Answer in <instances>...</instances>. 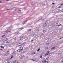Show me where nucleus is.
I'll return each instance as SVG.
<instances>
[{"instance_id":"1","label":"nucleus","mask_w":63,"mask_h":63,"mask_svg":"<svg viewBox=\"0 0 63 63\" xmlns=\"http://www.w3.org/2000/svg\"><path fill=\"white\" fill-rule=\"evenodd\" d=\"M42 62H43V63H46L47 62V61L45 60V58H44L43 59Z\"/></svg>"},{"instance_id":"2","label":"nucleus","mask_w":63,"mask_h":63,"mask_svg":"<svg viewBox=\"0 0 63 63\" xmlns=\"http://www.w3.org/2000/svg\"><path fill=\"white\" fill-rule=\"evenodd\" d=\"M47 25V23H46L44 24L43 25L44 27H46Z\"/></svg>"},{"instance_id":"3","label":"nucleus","mask_w":63,"mask_h":63,"mask_svg":"<svg viewBox=\"0 0 63 63\" xmlns=\"http://www.w3.org/2000/svg\"><path fill=\"white\" fill-rule=\"evenodd\" d=\"M11 41H7L6 43H8V44H9L10 43V42Z\"/></svg>"},{"instance_id":"4","label":"nucleus","mask_w":63,"mask_h":63,"mask_svg":"<svg viewBox=\"0 0 63 63\" xmlns=\"http://www.w3.org/2000/svg\"><path fill=\"white\" fill-rule=\"evenodd\" d=\"M25 57V56L24 55L21 58V59H23Z\"/></svg>"},{"instance_id":"5","label":"nucleus","mask_w":63,"mask_h":63,"mask_svg":"<svg viewBox=\"0 0 63 63\" xmlns=\"http://www.w3.org/2000/svg\"><path fill=\"white\" fill-rule=\"evenodd\" d=\"M23 36H22L20 38V40H22L23 39H23Z\"/></svg>"},{"instance_id":"6","label":"nucleus","mask_w":63,"mask_h":63,"mask_svg":"<svg viewBox=\"0 0 63 63\" xmlns=\"http://www.w3.org/2000/svg\"><path fill=\"white\" fill-rule=\"evenodd\" d=\"M55 47H54L51 49V50H52L53 49H55Z\"/></svg>"},{"instance_id":"7","label":"nucleus","mask_w":63,"mask_h":63,"mask_svg":"<svg viewBox=\"0 0 63 63\" xmlns=\"http://www.w3.org/2000/svg\"><path fill=\"white\" fill-rule=\"evenodd\" d=\"M47 54L48 55H50V53H49V51H47Z\"/></svg>"},{"instance_id":"8","label":"nucleus","mask_w":63,"mask_h":63,"mask_svg":"<svg viewBox=\"0 0 63 63\" xmlns=\"http://www.w3.org/2000/svg\"><path fill=\"white\" fill-rule=\"evenodd\" d=\"M23 28H23V27H22V28H20L19 29H18V30H20V29H23Z\"/></svg>"},{"instance_id":"9","label":"nucleus","mask_w":63,"mask_h":63,"mask_svg":"<svg viewBox=\"0 0 63 63\" xmlns=\"http://www.w3.org/2000/svg\"><path fill=\"white\" fill-rule=\"evenodd\" d=\"M11 30V29L9 28L7 30V31H8V30Z\"/></svg>"},{"instance_id":"10","label":"nucleus","mask_w":63,"mask_h":63,"mask_svg":"<svg viewBox=\"0 0 63 63\" xmlns=\"http://www.w3.org/2000/svg\"><path fill=\"white\" fill-rule=\"evenodd\" d=\"M40 20H44V19L43 18H42L40 19Z\"/></svg>"},{"instance_id":"11","label":"nucleus","mask_w":63,"mask_h":63,"mask_svg":"<svg viewBox=\"0 0 63 63\" xmlns=\"http://www.w3.org/2000/svg\"><path fill=\"white\" fill-rule=\"evenodd\" d=\"M17 51H18V52H19L20 51V49H18L17 50Z\"/></svg>"},{"instance_id":"12","label":"nucleus","mask_w":63,"mask_h":63,"mask_svg":"<svg viewBox=\"0 0 63 63\" xmlns=\"http://www.w3.org/2000/svg\"><path fill=\"white\" fill-rule=\"evenodd\" d=\"M21 48H22V49H21V50H20V51H22V50H23V47H21L20 48V49H21Z\"/></svg>"},{"instance_id":"13","label":"nucleus","mask_w":63,"mask_h":63,"mask_svg":"<svg viewBox=\"0 0 63 63\" xmlns=\"http://www.w3.org/2000/svg\"><path fill=\"white\" fill-rule=\"evenodd\" d=\"M7 62H9V59H8L7 60Z\"/></svg>"},{"instance_id":"14","label":"nucleus","mask_w":63,"mask_h":63,"mask_svg":"<svg viewBox=\"0 0 63 63\" xmlns=\"http://www.w3.org/2000/svg\"><path fill=\"white\" fill-rule=\"evenodd\" d=\"M48 58H49V57H47L46 59H47V60H48Z\"/></svg>"},{"instance_id":"15","label":"nucleus","mask_w":63,"mask_h":63,"mask_svg":"<svg viewBox=\"0 0 63 63\" xmlns=\"http://www.w3.org/2000/svg\"><path fill=\"white\" fill-rule=\"evenodd\" d=\"M36 34H34V37H36Z\"/></svg>"},{"instance_id":"16","label":"nucleus","mask_w":63,"mask_h":63,"mask_svg":"<svg viewBox=\"0 0 63 63\" xmlns=\"http://www.w3.org/2000/svg\"><path fill=\"white\" fill-rule=\"evenodd\" d=\"M9 40V39L8 38H6L4 39V40Z\"/></svg>"},{"instance_id":"17","label":"nucleus","mask_w":63,"mask_h":63,"mask_svg":"<svg viewBox=\"0 0 63 63\" xmlns=\"http://www.w3.org/2000/svg\"><path fill=\"white\" fill-rule=\"evenodd\" d=\"M16 62V61H15L13 62V63H15Z\"/></svg>"},{"instance_id":"18","label":"nucleus","mask_w":63,"mask_h":63,"mask_svg":"<svg viewBox=\"0 0 63 63\" xmlns=\"http://www.w3.org/2000/svg\"><path fill=\"white\" fill-rule=\"evenodd\" d=\"M47 45H49V43H46Z\"/></svg>"},{"instance_id":"19","label":"nucleus","mask_w":63,"mask_h":63,"mask_svg":"<svg viewBox=\"0 0 63 63\" xmlns=\"http://www.w3.org/2000/svg\"><path fill=\"white\" fill-rule=\"evenodd\" d=\"M40 50V48H39L37 51V52H38V51H39Z\"/></svg>"},{"instance_id":"20","label":"nucleus","mask_w":63,"mask_h":63,"mask_svg":"<svg viewBox=\"0 0 63 63\" xmlns=\"http://www.w3.org/2000/svg\"><path fill=\"white\" fill-rule=\"evenodd\" d=\"M10 32V33H12V32L11 31H8V33H9V32Z\"/></svg>"},{"instance_id":"21","label":"nucleus","mask_w":63,"mask_h":63,"mask_svg":"<svg viewBox=\"0 0 63 63\" xmlns=\"http://www.w3.org/2000/svg\"><path fill=\"white\" fill-rule=\"evenodd\" d=\"M46 55H47V56L48 55H47V53L46 54H45V56H46Z\"/></svg>"},{"instance_id":"22","label":"nucleus","mask_w":63,"mask_h":63,"mask_svg":"<svg viewBox=\"0 0 63 63\" xmlns=\"http://www.w3.org/2000/svg\"><path fill=\"white\" fill-rule=\"evenodd\" d=\"M15 34H18V32L15 33Z\"/></svg>"},{"instance_id":"23","label":"nucleus","mask_w":63,"mask_h":63,"mask_svg":"<svg viewBox=\"0 0 63 63\" xmlns=\"http://www.w3.org/2000/svg\"><path fill=\"white\" fill-rule=\"evenodd\" d=\"M56 26H58V23H56Z\"/></svg>"},{"instance_id":"24","label":"nucleus","mask_w":63,"mask_h":63,"mask_svg":"<svg viewBox=\"0 0 63 63\" xmlns=\"http://www.w3.org/2000/svg\"><path fill=\"white\" fill-rule=\"evenodd\" d=\"M52 26H54V24H52Z\"/></svg>"},{"instance_id":"25","label":"nucleus","mask_w":63,"mask_h":63,"mask_svg":"<svg viewBox=\"0 0 63 63\" xmlns=\"http://www.w3.org/2000/svg\"><path fill=\"white\" fill-rule=\"evenodd\" d=\"M61 8V6H60L58 7V8Z\"/></svg>"},{"instance_id":"26","label":"nucleus","mask_w":63,"mask_h":63,"mask_svg":"<svg viewBox=\"0 0 63 63\" xmlns=\"http://www.w3.org/2000/svg\"><path fill=\"white\" fill-rule=\"evenodd\" d=\"M58 55H60L61 54V53H58Z\"/></svg>"},{"instance_id":"27","label":"nucleus","mask_w":63,"mask_h":63,"mask_svg":"<svg viewBox=\"0 0 63 63\" xmlns=\"http://www.w3.org/2000/svg\"><path fill=\"white\" fill-rule=\"evenodd\" d=\"M5 35H3L2 36V37H5Z\"/></svg>"},{"instance_id":"28","label":"nucleus","mask_w":63,"mask_h":63,"mask_svg":"<svg viewBox=\"0 0 63 63\" xmlns=\"http://www.w3.org/2000/svg\"><path fill=\"white\" fill-rule=\"evenodd\" d=\"M40 57L41 58H42V56H40Z\"/></svg>"},{"instance_id":"29","label":"nucleus","mask_w":63,"mask_h":63,"mask_svg":"<svg viewBox=\"0 0 63 63\" xmlns=\"http://www.w3.org/2000/svg\"><path fill=\"white\" fill-rule=\"evenodd\" d=\"M36 53H35V52L33 53L32 54H36Z\"/></svg>"},{"instance_id":"30","label":"nucleus","mask_w":63,"mask_h":63,"mask_svg":"<svg viewBox=\"0 0 63 63\" xmlns=\"http://www.w3.org/2000/svg\"><path fill=\"white\" fill-rule=\"evenodd\" d=\"M7 53H8V54H9V51H7Z\"/></svg>"},{"instance_id":"31","label":"nucleus","mask_w":63,"mask_h":63,"mask_svg":"<svg viewBox=\"0 0 63 63\" xmlns=\"http://www.w3.org/2000/svg\"><path fill=\"white\" fill-rule=\"evenodd\" d=\"M13 58V56H12L11 57V59H12V58Z\"/></svg>"},{"instance_id":"32","label":"nucleus","mask_w":63,"mask_h":63,"mask_svg":"<svg viewBox=\"0 0 63 63\" xmlns=\"http://www.w3.org/2000/svg\"><path fill=\"white\" fill-rule=\"evenodd\" d=\"M43 32L44 33H45V32H46V31L45 30L43 31Z\"/></svg>"},{"instance_id":"33","label":"nucleus","mask_w":63,"mask_h":63,"mask_svg":"<svg viewBox=\"0 0 63 63\" xmlns=\"http://www.w3.org/2000/svg\"><path fill=\"white\" fill-rule=\"evenodd\" d=\"M15 8L16 9V7H13V8H12V9H15Z\"/></svg>"},{"instance_id":"34","label":"nucleus","mask_w":63,"mask_h":63,"mask_svg":"<svg viewBox=\"0 0 63 63\" xmlns=\"http://www.w3.org/2000/svg\"><path fill=\"white\" fill-rule=\"evenodd\" d=\"M61 62H63V60H61Z\"/></svg>"},{"instance_id":"35","label":"nucleus","mask_w":63,"mask_h":63,"mask_svg":"<svg viewBox=\"0 0 63 63\" xmlns=\"http://www.w3.org/2000/svg\"><path fill=\"white\" fill-rule=\"evenodd\" d=\"M8 40H7V39H5V41H4V42H6V41H7Z\"/></svg>"},{"instance_id":"36","label":"nucleus","mask_w":63,"mask_h":63,"mask_svg":"<svg viewBox=\"0 0 63 63\" xmlns=\"http://www.w3.org/2000/svg\"><path fill=\"white\" fill-rule=\"evenodd\" d=\"M27 31H31V30H30V29L28 30Z\"/></svg>"},{"instance_id":"37","label":"nucleus","mask_w":63,"mask_h":63,"mask_svg":"<svg viewBox=\"0 0 63 63\" xmlns=\"http://www.w3.org/2000/svg\"><path fill=\"white\" fill-rule=\"evenodd\" d=\"M40 35H41V36H42V35H43V34H40Z\"/></svg>"},{"instance_id":"38","label":"nucleus","mask_w":63,"mask_h":63,"mask_svg":"<svg viewBox=\"0 0 63 63\" xmlns=\"http://www.w3.org/2000/svg\"><path fill=\"white\" fill-rule=\"evenodd\" d=\"M5 32L6 33H8V31H6Z\"/></svg>"},{"instance_id":"39","label":"nucleus","mask_w":63,"mask_h":63,"mask_svg":"<svg viewBox=\"0 0 63 63\" xmlns=\"http://www.w3.org/2000/svg\"><path fill=\"white\" fill-rule=\"evenodd\" d=\"M12 53V54H13V53H14V54H16V53H15V52H14Z\"/></svg>"},{"instance_id":"40","label":"nucleus","mask_w":63,"mask_h":63,"mask_svg":"<svg viewBox=\"0 0 63 63\" xmlns=\"http://www.w3.org/2000/svg\"><path fill=\"white\" fill-rule=\"evenodd\" d=\"M23 53H25V51H23Z\"/></svg>"},{"instance_id":"41","label":"nucleus","mask_w":63,"mask_h":63,"mask_svg":"<svg viewBox=\"0 0 63 63\" xmlns=\"http://www.w3.org/2000/svg\"><path fill=\"white\" fill-rule=\"evenodd\" d=\"M25 43V42H24V43L22 44V45H24V44Z\"/></svg>"},{"instance_id":"42","label":"nucleus","mask_w":63,"mask_h":63,"mask_svg":"<svg viewBox=\"0 0 63 63\" xmlns=\"http://www.w3.org/2000/svg\"><path fill=\"white\" fill-rule=\"evenodd\" d=\"M0 47H1V48H3V46H1Z\"/></svg>"},{"instance_id":"43","label":"nucleus","mask_w":63,"mask_h":63,"mask_svg":"<svg viewBox=\"0 0 63 63\" xmlns=\"http://www.w3.org/2000/svg\"><path fill=\"white\" fill-rule=\"evenodd\" d=\"M63 5V3L61 4V6H62V5Z\"/></svg>"},{"instance_id":"44","label":"nucleus","mask_w":63,"mask_h":63,"mask_svg":"<svg viewBox=\"0 0 63 63\" xmlns=\"http://www.w3.org/2000/svg\"><path fill=\"white\" fill-rule=\"evenodd\" d=\"M27 21H28V20H27L26 21H25L24 22H27Z\"/></svg>"},{"instance_id":"45","label":"nucleus","mask_w":63,"mask_h":63,"mask_svg":"<svg viewBox=\"0 0 63 63\" xmlns=\"http://www.w3.org/2000/svg\"><path fill=\"white\" fill-rule=\"evenodd\" d=\"M5 40H4V39L3 40V42H4V41H5Z\"/></svg>"},{"instance_id":"46","label":"nucleus","mask_w":63,"mask_h":63,"mask_svg":"<svg viewBox=\"0 0 63 63\" xmlns=\"http://www.w3.org/2000/svg\"><path fill=\"white\" fill-rule=\"evenodd\" d=\"M62 38H63V37H62V38H60V39H62Z\"/></svg>"},{"instance_id":"47","label":"nucleus","mask_w":63,"mask_h":63,"mask_svg":"<svg viewBox=\"0 0 63 63\" xmlns=\"http://www.w3.org/2000/svg\"><path fill=\"white\" fill-rule=\"evenodd\" d=\"M52 5H54V3H52Z\"/></svg>"},{"instance_id":"48","label":"nucleus","mask_w":63,"mask_h":63,"mask_svg":"<svg viewBox=\"0 0 63 63\" xmlns=\"http://www.w3.org/2000/svg\"><path fill=\"white\" fill-rule=\"evenodd\" d=\"M47 63H48V61H47Z\"/></svg>"},{"instance_id":"49","label":"nucleus","mask_w":63,"mask_h":63,"mask_svg":"<svg viewBox=\"0 0 63 63\" xmlns=\"http://www.w3.org/2000/svg\"><path fill=\"white\" fill-rule=\"evenodd\" d=\"M19 11H20V12H21V10H19Z\"/></svg>"},{"instance_id":"50","label":"nucleus","mask_w":63,"mask_h":63,"mask_svg":"<svg viewBox=\"0 0 63 63\" xmlns=\"http://www.w3.org/2000/svg\"><path fill=\"white\" fill-rule=\"evenodd\" d=\"M46 3H47V1H46Z\"/></svg>"},{"instance_id":"51","label":"nucleus","mask_w":63,"mask_h":63,"mask_svg":"<svg viewBox=\"0 0 63 63\" xmlns=\"http://www.w3.org/2000/svg\"><path fill=\"white\" fill-rule=\"evenodd\" d=\"M33 41V40H32V42Z\"/></svg>"},{"instance_id":"52","label":"nucleus","mask_w":63,"mask_h":63,"mask_svg":"<svg viewBox=\"0 0 63 63\" xmlns=\"http://www.w3.org/2000/svg\"><path fill=\"white\" fill-rule=\"evenodd\" d=\"M21 45H18V46H21Z\"/></svg>"},{"instance_id":"53","label":"nucleus","mask_w":63,"mask_h":63,"mask_svg":"<svg viewBox=\"0 0 63 63\" xmlns=\"http://www.w3.org/2000/svg\"><path fill=\"white\" fill-rule=\"evenodd\" d=\"M2 3V2L0 1V3Z\"/></svg>"},{"instance_id":"54","label":"nucleus","mask_w":63,"mask_h":63,"mask_svg":"<svg viewBox=\"0 0 63 63\" xmlns=\"http://www.w3.org/2000/svg\"><path fill=\"white\" fill-rule=\"evenodd\" d=\"M60 26V25H58V26Z\"/></svg>"},{"instance_id":"55","label":"nucleus","mask_w":63,"mask_h":63,"mask_svg":"<svg viewBox=\"0 0 63 63\" xmlns=\"http://www.w3.org/2000/svg\"><path fill=\"white\" fill-rule=\"evenodd\" d=\"M49 26H51V25H49Z\"/></svg>"},{"instance_id":"56","label":"nucleus","mask_w":63,"mask_h":63,"mask_svg":"<svg viewBox=\"0 0 63 63\" xmlns=\"http://www.w3.org/2000/svg\"><path fill=\"white\" fill-rule=\"evenodd\" d=\"M33 60V61H34V60Z\"/></svg>"},{"instance_id":"57","label":"nucleus","mask_w":63,"mask_h":63,"mask_svg":"<svg viewBox=\"0 0 63 63\" xmlns=\"http://www.w3.org/2000/svg\"><path fill=\"white\" fill-rule=\"evenodd\" d=\"M58 10H59V11H60V9H58Z\"/></svg>"},{"instance_id":"58","label":"nucleus","mask_w":63,"mask_h":63,"mask_svg":"<svg viewBox=\"0 0 63 63\" xmlns=\"http://www.w3.org/2000/svg\"><path fill=\"white\" fill-rule=\"evenodd\" d=\"M62 25V24H60V26H61V25Z\"/></svg>"},{"instance_id":"59","label":"nucleus","mask_w":63,"mask_h":63,"mask_svg":"<svg viewBox=\"0 0 63 63\" xmlns=\"http://www.w3.org/2000/svg\"><path fill=\"white\" fill-rule=\"evenodd\" d=\"M2 50V49H0V50Z\"/></svg>"},{"instance_id":"60","label":"nucleus","mask_w":63,"mask_h":63,"mask_svg":"<svg viewBox=\"0 0 63 63\" xmlns=\"http://www.w3.org/2000/svg\"><path fill=\"white\" fill-rule=\"evenodd\" d=\"M63 11H62L60 12V13H61V12H63Z\"/></svg>"},{"instance_id":"61","label":"nucleus","mask_w":63,"mask_h":63,"mask_svg":"<svg viewBox=\"0 0 63 63\" xmlns=\"http://www.w3.org/2000/svg\"><path fill=\"white\" fill-rule=\"evenodd\" d=\"M3 48H4V47H2Z\"/></svg>"},{"instance_id":"62","label":"nucleus","mask_w":63,"mask_h":63,"mask_svg":"<svg viewBox=\"0 0 63 63\" xmlns=\"http://www.w3.org/2000/svg\"><path fill=\"white\" fill-rule=\"evenodd\" d=\"M9 9H7V10H9Z\"/></svg>"},{"instance_id":"63","label":"nucleus","mask_w":63,"mask_h":63,"mask_svg":"<svg viewBox=\"0 0 63 63\" xmlns=\"http://www.w3.org/2000/svg\"><path fill=\"white\" fill-rule=\"evenodd\" d=\"M1 5V4H0V6Z\"/></svg>"},{"instance_id":"64","label":"nucleus","mask_w":63,"mask_h":63,"mask_svg":"<svg viewBox=\"0 0 63 63\" xmlns=\"http://www.w3.org/2000/svg\"><path fill=\"white\" fill-rule=\"evenodd\" d=\"M6 1H9V0H6Z\"/></svg>"}]
</instances>
